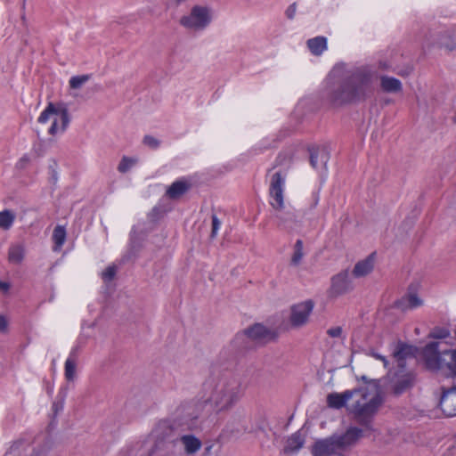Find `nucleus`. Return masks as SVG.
<instances>
[{
  "instance_id": "nucleus-1",
  "label": "nucleus",
  "mask_w": 456,
  "mask_h": 456,
  "mask_svg": "<svg viewBox=\"0 0 456 456\" xmlns=\"http://www.w3.org/2000/svg\"><path fill=\"white\" fill-rule=\"evenodd\" d=\"M203 386L210 395L204 402L188 405L187 416L191 420L197 419L207 404H210L216 413L231 410L242 397L245 389L241 375L227 369L214 368Z\"/></svg>"
},
{
  "instance_id": "nucleus-2",
  "label": "nucleus",
  "mask_w": 456,
  "mask_h": 456,
  "mask_svg": "<svg viewBox=\"0 0 456 456\" xmlns=\"http://www.w3.org/2000/svg\"><path fill=\"white\" fill-rule=\"evenodd\" d=\"M376 79V71L368 68L357 69L329 88L328 99L336 106L364 101L372 95Z\"/></svg>"
},
{
  "instance_id": "nucleus-3",
  "label": "nucleus",
  "mask_w": 456,
  "mask_h": 456,
  "mask_svg": "<svg viewBox=\"0 0 456 456\" xmlns=\"http://www.w3.org/2000/svg\"><path fill=\"white\" fill-rule=\"evenodd\" d=\"M286 181V174L277 171L271 175L269 185V196L271 198V206L278 211L276 216L279 220L278 225L284 228H291L297 221V215L294 210H285L284 206V187Z\"/></svg>"
},
{
  "instance_id": "nucleus-4",
  "label": "nucleus",
  "mask_w": 456,
  "mask_h": 456,
  "mask_svg": "<svg viewBox=\"0 0 456 456\" xmlns=\"http://www.w3.org/2000/svg\"><path fill=\"white\" fill-rule=\"evenodd\" d=\"M358 399L350 406L349 412L356 423L363 427L365 430H373V420L379 408L383 404V398L379 394H376L368 400H362L361 395H356Z\"/></svg>"
},
{
  "instance_id": "nucleus-5",
  "label": "nucleus",
  "mask_w": 456,
  "mask_h": 456,
  "mask_svg": "<svg viewBox=\"0 0 456 456\" xmlns=\"http://www.w3.org/2000/svg\"><path fill=\"white\" fill-rule=\"evenodd\" d=\"M156 452H166L163 456H174L181 432L175 421L161 420L154 429Z\"/></svg>"
},
{
  "instance_id": "nucleus-6",
  "label": "nucleus",
  "mask_w": 456,
  "mask_h": 456,
  "mask_svg": "<svg viewBox=\"0 0 456 456\" xmlns=\"http://www.w3.org/2000/svg\"><path fill=\"white\" fill-rule=\"evenodd\" d=\"M210 21L211 17L208 8L195 5L190 14L181 18L180 24L187 29L199 31L206 28Z\"/></svg>"
},
{
  "instance_id": "nucleus-7",
  "label": "nucleus",
  "mask_w": 456,
  "mask_h": 456,
  "mask_svg": "<svg viewBox=\"0 0 456 456\" xmlns=\"http://www.w3.org/2000/svg\"><path fill=\"white\" fill-rule=\"evenodd\" d=\"M361 395L362 400L366 399L369 395V391L366 387H358L350 390H346L343 393L333 392L327 395V405L332 409H341L346 407V403L349 400Z\"/></svg>"
},
{
  "instance_id": "nucleus-8",
  "label": "nucleus",
  "mask_w": 456,
  "mask_h": 456,
  "mask_svg": "<svg viewBox=\"0 0 456 456\" xmlns=\"http://www.w3.org/2000/svg\"><path fill=\"white\" fill-rule=\"evenodd\" d=\"M314 303L308 299L304 302L293 305L290 309L289 322L293 327H301L305 325L313 312Z\"/></svg>"
},
{
  "instance_id": "nucleus-9",
  "label": "nucleus",
  "mask_w": 456,
  "mask_h": 456,
  "mask_svg": "<svg viewBox=\"0 0 456 456\" xmlns=\"http://www.w3.org/2000/svg\"><path fill=\"white\" fill-rule=\"evenodd\" d=\"M415 382L416 373L413 370L404 371V370H398L395 373V379L391 387L392 394L395 396H400L411 389Z\"/></svg>"
},
{
  "instance_id": "nucleus-10",
  "label": "nucleus",
  "mask_w": 456,
  "mask_h": 456,
  "mask_svg": "<svg viewBox=\"0 0 456 456\" xmlns=\"http://www.w3.org/2000/svg\"><path fill=\"white\" fill-rule=\"evenodd\" d=\"M354 286L349 278L348 270H343L331 278L330 293L331 297H339L353 290Z\"/></svg>"
},
{
  "instance_id": "nucleus-11",
  "label": "nucleus",
  "mask_w": 456,
  "mask_h": 456,
  "mask_svg": "<svg viewBox=\"0 0 456 456\" xmlns=\"http://www.w3.org/2000/svg\"><path fill=\"white\" fill-rule=\"evenodd\" d=\"M241 336H247L253 341L258 343H267L275 338V333L270 329L266 328L261 323H256L253 326L246 329ZM240 337V334L237 335V338Z\"/></svg>"
},
{
  "instance_id": "nucleus-12",
  "label": "nucleus",
  "mask_w": 456,
  "mask_h": 456,
  "mask_svg": "<svg viewBox=\"0 0 456 456\" xmlns=\"http://www.w3.org/2000/svg\"><path fill=\"white\" fill-rule=\"evenodd\" d=\"M340 451H346L354 446L363 436V429L350 427L342 435H334Z\"/></svg>"
},
{
  "instance_id": "nucleus-13",
  "label": "nucleus",
  "mask_w": 456,
  "mask_h": 456,
  "mask_svg": "<svg viewBox=\"0 0 456 456\" xmlns=\"http://www.w3.org/2000/svg\"><path fill=\"white\" fill-rule=\"evenodd\" d=\"M440 408L446 417L456 416V387H442Z\"/></svg>"
},
{
  "instance_id": "nucleus-14",
  "label": "nucleus",
  "mask_w": 456,
  "mask_h": 456,
  "mask_svg": "<svg viewBox=\"0 0 456 456\" xmlns=\"http://www.w3.org/2000/svg\"><path fill=\"white\" fill-rule=\"evenodd\" d=\"M417 348L408 345L403 341H398L393 351L392 356L395 359L398 370H404L406 367V360L414 358Z\"/></svg>"
},
{
  "instance_id": "nucleus-15",
  "label": "nucleus",
  "mask_w": 456,
  "mask_h": 456,
  "mask_svg": "<svg viewBox=\"0 0 456 456\" xmlns=\"http://www.w3.org/2000/svg\"><path fill=\"white\" fill-rule=\"evenodd\" d=\"M60 114L61 127V130L63 132L69 126V113L66 107L61 109L55 108L53 102H49L47 107L44 110V111L38 117L37 121L41 124L46 123L52 115Z\"/></svg>"
},
{
  "instance_id": "nucleus-16",
  "label": "nucleus",
  "mask_w": 456,
  "mask_h": 456,
  "mask_svg": "<svg viewBox=\"0 0 456 456\" xmlns=\"http://www.w3.org/2000/svg\"><path fill=\"white\" fill-rule=\"evenodd\" d=\"M340 452L335 436L317 440L312 446L314 456H330Z\"/></svg>"
},
{
  "instance_id": "nucleus-17",
  "label": "nucleus",
  "mask_w": 456,
  "mask_h": 456,
  "mask_svg": "<svg viewBox=\"0 0 456 456\" xmlns=\"http://www.w3.org/2000/svg\"><path fill=\"white\" fill-rule=\"evenodd\" d=\"M308 151L310 164L314 168L316 169L321 166L326 167L330 154L324 148L310 147Z\"/></svg>"
},
{
  "instance_id": "nucleus-18",
  "label": "nucleus",
  "mask_w": 456,
  "mask_h": 456,
  "mask_svg": "<svg viewBox=\"0 0 456 456\" xmlns=\"http://www.w3.org/2000/svg\"><path fill=\"white\" fill-rule=\"evenodd\" d=\"M375 253L370 254L365 259L357 262L352 274L355 278H361L370 273L374 268Z\"/></svg>"
},
{
  "instance_id": "nucleus-19",
  "label": "nucleus",
  "mask_w": 456,
  "mask_h": 456,
  "mask_svg": "<svg viewBox=\"0 0 456 456\" xmlns=\"http://www.w3.org/2000/svg\"><path fill=\"white\" fill-rule=\"evenodd\" d=\"M190 188L191 183L186 180H177L167 188L166 195L171 200H176L185 194Z\"/></svg>"
},
{
  "instance_id": "nucleus-20",
  "label": "nucleus",
  "mask_w": 456,
  "mask_h": 456,
  "mask_svg": "<svg viewBox=\"0 0 456 456\" xmlns=\"http://www.w3.org/2000/svg\"><path fill=\"white\" fill-rule=\"evenodd\" d=\"M179 442L183 444L185 452L189 455L195 454L202 445L201 441L193 435L181 434Z\"/></svg>"
},
{
  "instance_id": "nucleus-21",
  "label": "nucleus",
  "mask_w": 456,
  "mask_h": 456,
  "mask_svg": "<svg viewBox=\"0 0 456 456\" xmlns=\"http://www.w3.org/2000/svg\"><path fill=\"white\" fill-rule=\"evenodd\" d=\"M306 45L312 54L320 56L327 49V38L322 36L310 38L306 41Z\"/></svg>"
},
{
  "instance_id": "nucleus-22",
  "label": "nucleus",
  "mask_w": 456,
  "mask_h": 456,
  "mask_svg": "<svg viewBox=\"0 0 456 456\" xmlns=\"http://www.w3.org/2000/svg\"><path fill=\"white\" fill-rule=\"evenodd\" d=\"M305 444V439L299 431L292 434L286 442L284 452L286 453H292L299 451Z\"/></svg>"
},
{
  "instance_id": "nucleus-23",
  "label": "nucleus",
  "mask_w": 456,
  "mask_h": 456,
  "mask_svg": "<svg viewBox=\"0 0 456 456\" xmlns=\"http://www.w3.org/2000/svg\"><path fill=\"white\" fill-rule=\"evenodd\" d=\"M380 86L386 93H399L403 90L401 81L395 77L388 76H382L380 77Z\"/></svg>"
},
{
  "instance_id": "nucleus-24",
  "label": "nucleus",
  "mask_w": 456,
  "mask_h": 456,
  "mask_svg": "<svg viewBox=\"0 0 456 456\" xmlns=\"http://www.w3.org/2000/svg\"><path fill=\"white\" fill-rule=\"evenodd\" d=\"M25 256V249L21 244L12 245L8 250V261L11 264L20 265Z\"/></svg>"
},
{
  "instance_id": "nucleus-25",
  "label": "nucleus",
  "mask_w": 456,
  "mask_h": 456,
  "mask_svg": "<svg viewBox=\"0 0 456 456\" xmlns=\"http://www.w3.org/2000/svg\"><path fill=\"white\" fill-rule=\"evenodd\" d=\"M142 241L143 240L135 233L131 234L129 249L126 255L127 259L136 257L138 256L139 252L142 248Z\"/></svg>"
},
{
  "instance_id": "nucleus-26",
  "label": "nucleus",
  "mask_w": 456,
  "mask_h": 456,
  "mask_svg": "<svg viewBox=\"0 0 456 456\" xmlns=\"http://www.w3.org/2000/svg\"><path fill=\"white\" fill-rule=\"evenodd\" d=\"M66 230L61 225H57L53 232V240L54 242L53 250L59 251L66 240Z\"/></svg>"
},
{
  "instance_id": "nucleus-27",
  "label": "nucleus",
  "mask_w": 456,
  "mask_h": 456,
  "mask_svg": "<svg viewBox=\"0 0 456 456\" xmlns=\"http://www.w3.org/2000/svg\"><path fill=\"white\" fill-rule=\"evenodd\" d=\"M304 243L302 240H297L293 248V254L290 259V265L293 266H297L300 265L303 257H304Z\"/></svg>"
},
{
  "instance_id": "nucleus-28",
  "label": "nucleus",
  "mask_w": 456,
  "mask_h": 456,
  "mask_svg": "<svg viewBox=\"0 0 456 456\" xmlns=\"http://www.w3.org/2000/svg\"><path fill=\"white\" fill-rule=\"evenodd\" d=\"M15 220V215L9 209L0 212V228L8 230Z\"/></svg>"
},
{
  "instance_id": "nucleus-29",
  "label": "nucleus",
  "mask_w": 456,
  "mask_h": 456,
  "mask_svg": "<svg viewBox=\"0 0 456 456\" xmlns=\"http://www.w3.org/2000/svg\"><path fill=\"white\" fill-rule=\"evenodd\" d=\"M76 366L77 362L74 358H68L65 362L64 375L68 381L74 380L76 377Z\"/></svg>"
},
{
  "instance_id": "nucleus-30",
  "label": "nucleus",
  "mask_w": 456,
  "mask_h": 456,
  "mask_svg": "<svg viewBox=\"0 0 456 456\" xmlns=\"http://www.w3.org/2000/svg\"><path fill=\"white\" fill-rule=\"evenodd\" d=\"M136 163H137L136 159L130 158L127 156H123L119 164L118 165V171L119 173L125 174V173L128 172Z\"/></svg>"
},
{
  "instance_id": "nucleus-31",
  "label": "nucleus",
  "mask_w": 456,
  "mask_h": 456,
  "mask_svg": "<svg viewBox=\"0 0 456 456\" xmlns=\"http://www.w3.org/2000/svg\"><path fill=\"white\" fill-rule=\"evenodd\" d=\"M91 78V75L85 74L81 76L71 77L69 84L71 89H79Z\"/></svg>"
},
{
  "instance_id": "nucleus-32",
  "label": "nucleus",
  "mask_w": 456,
  "mask_h": 456,
  "mask_svg": "<svg viewBox=\"0 0 456 456\" xmlns=\"http://www.w3.org/2000/svg\"><path fill=\"white\" fill-rule=\"evenodd\" d=\"M292 160V153L290 151H281L277 156L274 165L272 169L275 168L278 166H281L288 163H290Z\"/></svg>"
},
{
  "instance_id": "nucleus-33",
  "label": "nucleus",
  "mask_w": 456,
  "mask_h": 456,
  "mask_svg": "<svg viewBox=\"0 0 456 456\" xmlns=\"http://www.w3.org/2000/svg\"><path fill=\"white\" fill-rule=\"evenodd\" d=\"M117 273L116 265H109L102 273V278L104 281H112Z\"/></svg>"
},
{
  "instance_id": "nucleus-34",
  "label": "nucleus",
  "mask_w": 456,
  "mask_h": 456,
  "mask_svg": "<svg viewBox=\"0 0 456 456\" xmlns=\"http://www.w3.org/2000/svg\"><path fill=\"white\" fill-rule=\"evenodd\" d=\"M142 142L150 147L151 149H158L160 145V142L156 139L155 137L151 136V135H145L143 137V140H142Z\"/></svg>"
},
{
  "instance_id": "nucleus-35",
  "label": "nucleus",
  "mask_w": 456,
  "mask_h": 456,
  "mask_svg": "<svg viewBox=\"0 0 456 456\" xmlns=\"http://www.w3.org/2000/svg\"><path fill=\"white\" fill-rule=\"evenodd\" d=\"M410 308H416L422 305V300L417 294H409L406 297Z\"/></svg>"
},
{
  "instance_id": "nucleus-36",
  "label": "nucleus",
  "mask_w": 456,
  "mask_h": 456,
  "mask_svg": "<svg viewBox=\"0 0 456 456\" xmlns=\"http://www.w3.org/2000/svg\"><path fill=\"white\" fill-rule=\"evenodd\" d=\"M449 335V330L442 328H436L430 333V337L434 338H448Z\"/></svg>"
},
{
  "instance_id": "nucleus-37",
  "label": "nucleus",
  "mask_w": 456,
  "mask_h": 456,
  "mask_svg": "<svg viewBox=\"0 0 456 456\" xmlns=\"http://www.w3.org/2000/svg\"><path fill=\"white\" fill-rule=\"evenodd\" d=\"M221 222L216 215L212 216V230H211V238H215L217 234V232L220 228Z\"/></svg>"
},
{
  "instance_id": "nucleus-38",
  "label": "nucleus",
  "mask_w": 456,
  "mask_h": 456,
  "mask_svg": "<svg viewBox=\"0 0 456 456\" xmlns=\"http://www.w3.org/2000/svg\"><path fill=\"white\" fill-rule=\"evenodd\" d=\"M327 334L331 338H338L342 334V328L339 326L330 328L327 330Z\"/></svg>"
},
{
  "instance_id": "nucleus-39",
  "label": "nucleus",
  "mask_w": 456,
  "mask_h": 456,
  "mask_svg": "<svg viewBox=\"0 0 456 456\" xmlns=\"http://www.w3.org/2000/svg\"><path fill=\"white\" fill-rule=\"evenodd\" d=\"M296 10H297V4H296V3H293L286 10L287 18L289 20H292L295 17Z\"/></svg>"
},
{
  "instance_id": "nucleus-40",
  "label": "nucleus",
  "mask_w": 456,
  "mask_h": 456,
  "mask_svg": "<svg viewBox=\"0 0 456 456\" xmlns=\"http://www.w3.org/2000/svg\"><path fill=\"white\" fill-rule=\"evenodd\" d=\"M7 328H8V322L6 320V318L0 314V331L2 333H5L7 331Z\"/></svg>"
},
{
  "instance_id": "nucleus-41",
  "label": "nucleus",
  "mask_w": 456,
  "mask_h": 456,
  "mask_svg": "<svg viewBox=\"0 0 456 456\" xmlns=\"http://www.w3.org/2000/svg\"><path fill=\"white\" fill-rule=\"evenodd\" d=\"M58 131V125H57V119H54L52 123V126L49 128V134H55Z\"/></svg>"
},
{
  "instance_id": "nucleus-42",
  "label": "nucleus",
  "mask_w": 456,
  "mask_h": 456,
  "mask_svg": "<svg viewBox=\"0 0 456 456\" xmlns=\"http://www.w3.org/2000/svg\"><path fill=\"white\" fill-rule=\"evenodd\" d=\"M77 355H78V347L76 346V347L71 349V351L69 353V356L68 358H74V360L76 362L77 358Z\"/></svg>"
},
{
  "instance_id": "nucleus-43",
  "label": "nucleus",
  "mask_w": 456,
  "mask_h": 456,
  "mask_svg": "<svg viewBox=\"0 0 456 456\" xmlns=\"http://www.w3.org/2000/svg\"><path fill=\"white\" fill-rule=\"evenodd\" d=\"M10 289V284L8 282L3 281L0 280V290L6 292Z\"/></svg>"
},
{
  "instance_id": "nucleus-44",
  "label": "nucleus",
  "mask_w": 456,
  "mask_h": 456,
  "mask_svg": "<svg viewBox=\"0 0 456 456\" xmlns=\"http://www.w3.org/2000/svg\"><path fill=\"white\" fill-rule=\"evenodd\" d=\"M375 357L380 361L383 362L384 363V366L387 367V364H388V361L387 360V358L385 356H382L380 354H375Z\"/></svg>"
},
{
  "instance_id": "nucleus-45",
  "label": "nucleus",
  "mask_w": 456,
  "mask_h": 456,
  "mask_svg": "<svg viewBox=\"0 0 456 456\" xmlns=\"http://www.w3.org/2000/svg\"><path fill=\"white\" fill-rule=\"evenodd\" d=\"M361 380H362L363 382L365 383H368L369 382V379L366 376L362 375L361 378H360Z\"/></svg>"
},
{
  "instance_id": "nucleus-46",
  "label": "nucleus",
  "mask_w": 456,
  "mask_h": 456,
  "mask_svg": "<svg viewBox=\"0 0 456 456\" xmlns=\"http://www.w3.org/2000/svg\"><path fill=\"white\" fill-rule=\"evenodd\" d=\"M318 200H319V198H318V196L316 195V196H315V199H314V207H315V206L317 205Z\"/></svg>"
},
{
  "instance_id": "nucleus-47",
  "label": "nucleus",
  "mask_w": 456,
  "mask_h": 456,
  "mask_svg": "<svg viewBox=\"0 0 456 456\" xmlns=\"http://www.w3.org/2000/svg\"><path fill=\"white\" fill-rule=\"evenodd\" d=\"M26 161H28V159L24 157V158L20 159V163L26 162Z\"/></svg>"
},
{
  "instance_id": "nucleus-48",
  "label": "nucleus",
  "mask_w": 456,
  "mask_h": 456,
  "mask_svg": "<svg viewBox=\"0 0 456 456\" xmlns=\"http://www.w3.org/2000/svg\"><path fill=\"white\" fill-rule=\"evenodd\" d=\"M211 448H212V446H211V445L208 446V447L206 448V452H208L211 450Z\"/></svg>"
},
{
  "instance_id": "nucleus-49",
  "label": "nucleus",
  "mask_w": 456,
  "mask_h": 456,
  "mask_svg": "<svg viewBox=\"0 0 456 456\" xmlns=\"http://www.w3.org/2000/svg\"><path fill=\"white\" fill-rule=\"evenodd\" d=\"M53 178L56 179V172L53 171Z\"/></svg>"
},
{
  "instance_id": "nucleus-50",
  "label": "nucleus",
  "mask_w": 456,
  "mask_h": 456,
  "mask_svg": "<svg viewBox=\"0 0 456 456\" xmlns=\"http://www.w3.org/2000/svg\"><path fill=\"white\" fill-rule=\"evenodd\" d=\"M25 2H26V0H23V4H22L23 8L25 7Z\"/></svg>"
},
{
  "instance_id": "nucleus-51",
  "label": "nucleus",
  "mask_w": 456,
  "mask_h": 456,
  "mask_svg": "<svg viewBox=\"0 0 456 456\" xmlns=\"http://www.w3.org/2000/svg\"><path fill=\"white\" fill-rule=\"evenodd\" d=\"M454 122L456 123V117L454 118Z\"/></svg>"
},
{
  "instance_id": "nucleus-52",
  "label": "nucleus",
  "mask_w": 456,
  "mask_h": 456,
  "mask_svg": "<svg viewBox=\"0 0 456 456\" xmlns=\"http://www.w3.org/2000/svg\"><path fill=\"white\" fill-rule=\"evenodd\" d=\"M338 456H343V455H338Z\"/></svg>"
}]
</instances>
